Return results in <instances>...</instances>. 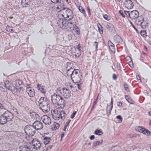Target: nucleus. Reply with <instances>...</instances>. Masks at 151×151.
Returning a JSON list of instances; mask_svg holds the SVG:
<instances>
[{"label":"nucleus","instance_id":"1","mask_svg":"<svg viewBox=\"0 0 151 151\" xmlns=\"http://www.w3.org/2000/svg\"><path fill=\"white\" fill-rule=\"evenodd\" d=\"M41 146L40 142L36 139H34L31 143L27 144L26 146L20 147L21 151H37V149Z\"/></svg>","mask_w":151,"mask_h":151},{"label":"nucleus","instance_id":"2","mask_svg":"<svg viewBox=\"0 0 151 151\" xmlns=\"http://www.w3.org/2000/svg\"><path fill=\"white\" fill-rule=\"evenodd\" d=\"M51 100L54 104L60 106L61 108H63L65 105V100L59 95L55 94L51 96Z\"/></svg>","mask_w":151,"mask_h":151},{"label":"nucleus","instance_id":"3","mask_svg":"<svg viewBox=\"0 0 151 151\" xmlns=\"http://www.w3.org/2000/svg\"><path fill=\"white\" fill-rule=\"evenodd\" d=\"M71 78L72 81L76 83L80 82L81 80L82 75L78 70L70 71Z\"/></svg>","mask_w":151,"mask_h":151},{"label":"nucleus","instance_id":"4","mask_svg":"<svg viewBox=\"0 0 151 151\" xmlns=\"http://www.w3.org/2000/svg\"><path fill=\"white\" fill-rule=\"evenodd\" d=\"M72 22L69 20H66L65 19L60 18L58 21L57 24L59 27L62 29H65L68 30V28L70 27Z\"/></svg>","mask_w":151,"mask_h":151},{"label":"nucleus","instance_id":"5","mask_svg":"<svg viewBox=\"0 0 151 151\" xmlns=\"http://www.w3.org/2000/svg\"><path fill=\"white\" fill-rule=\"evenodd\" d=\"M53 118L55 120H58L60 119H64L66 114L63 111H58L57 109H55L51 111Z\"/></svg>","mask_w":151,"mask_h":151},{"label":"nucleus","instance_id":"6","mask_svg":"<svg viewBox=\"0 0 151 151\" xmlns=\"http://www.w3.org/2000/svg\"><path fill=\"white\" fill-rule=\"evenodd\" d=\"M136 130L145 135L149 136L151 135V132L142 126H137L136 128Z\"/></svg>","mask_w":151,"mask_h":151},{"label":"nucleus","instance_id":"7","mask_svg":"<svg viewBox=\"0 0 151 151\" xmlns=\"http://www.w3.org/2000/svg\"><path fill=\"white\" fill-rule=\"evenodd\" d=\"M24 131L26 134L29 137L32 136L35 133L32 127L30 125L26 126L24 128Z\"/></svg>","mask_w":151,"mask_h":151},{"label":"nucleus","instance_id":"8","mask_svg":"<svg viewBox=\"0 0 151 151\" xmlns=\"http://www.w3.org/2000/svg\"><path fill=\"white\" fill-rule=\"evenodd\" d=\"M60 93L65 98L68 99L71 96V92L68 89L63 88L60 90Z\"/></svg>","mask_w":151,"mask_h":151},{"label":"nucleus","instance_id":"9","mask_svg":"<svg viewBox=\"0 0 151 151\" xmlns=\"http://www.w3.org/2000/svg\"><path fill=\"white\" fill-rule=\"evenodd\" d=\"M70 27L68 28V31L73 32L74 31V33L77 35H79L80 34V30L78 27L75 24H74L72 22L71 24H70Z\"/></svg>","mask_w":151,"mask_h":151},{"label":"nucleus","instance_id":"10","mask_svg":"<svg viewBox=\"0 0 151 151\" xmlns=\"http://www.w3.org/2000/svg\"><path fill=\"white\" fill-rule=\"evenodd\" d=\"M80 46L78 45L77 47L76 48L75 47H73L71 50L72 54L75 55L76 57H79L81 55V50L80 49Z\"/></svg>","mask_w":151,"mask_h":151},{"label":"nucleus","instance_id":"11","mask_svg":"<svg viewBox=\"0 0 151 151\" xmlns=\"http://www.w3.org/2000/svg\"><path fill=\"white\" fill-rule=\"evenodd\" d=\"M4 83L5 87L13 93V92L14 91V85L11 82L8 81H5Z\"/></svg>","mask_w":151,"mask_h":151},{"label":"nucleus","instance_id":"12","mask_svg":"<svg viewBox=\"0 0 151 151\" xmlns=\"http://www.w3.org/2000/svg\"><path fill=\"white\" fill-rule=\"evenodd\" d=\"M41 119L43 122L46 125H48L51 123V120L50 117L47 115L43 116Z\"/></svg>","mask_w":151,"mask_h":151},{"label":"nucleus","instance_id":"13","mask_svg":"<svg viewBox=\"0 0 151 151\" xmlns=\"http://www.w3.org/2000/svg\"><path fill=\"white\" fill-rule=\"evenodd\" d=\"M3 114L8 121H12L14 118L12 114L8 111H5Z\"/></svg>","mask_w":151,"mask_h":151},{"label":"nucleus","instance_id":"14","mask_svg":"<svg viewBox=\"0 0 151 151\" xmlns=\"http://www.w3.org/2000/svg\"><path fill=\"white\" fill-rule=\"evenodd\" d=\"M22 84V82L21 81L17 80L15 81L14 83V91L16 89L17 92H20L22 89V88L20 87V86Z\"/></svg>","mask_w":151,"mask_h":151},{"label":"nucleus","instance_id":"15","mask_svg":"<svg viewBox=\"0 0 151 151\" xmlns=\"http://www.w3.org/2000/svg\"><path fill=\"white\" fill-rule=\"evenodd\" d=\"M33 127L36 129L39 130L42 129L43 127L42 124L40 122L36 121L33 124Z\"/></svg>","mask_w":151,"mask_h":151},{"label":"nucleus","instance_id":"16","mask_svg":"<svg viewBox=\"0 0 151 151\" xmlns=\"http://www.w3.org/2000/svg\"><path fill=\"white\" fill-rule=\"evenodd\" d=\"M39 104L40 107L43 106L44 105H46L47 104H48L49 103V102L48 100H47V99L45 98L41 97L39 99Z\"/></svg>","mask_w":151,"mask_h":151},{"label":"nucleus","instance_id":"17","mask_svg":"<svg viewBox=\"0 0 151 151\" xmlns=\"http://www.w3.org/2000/svg\"><path fill=\"white\" fill-rule=\"evenodd\" d=\"M26 92L30 97H32L35 95V90L32 87H27L26 88Z\"/></svg>","mask_w":151,"mask_h":151},{"label":"nucleus","instance_id":"18","mask_svg":"<svg viewBox=\"0 0 151 151\" xmlns=\"http://www.w3.org/2000/svg\"><path fill=\"white\" fill-rule=\"evenodd\" d=\"M67 9H64L61 10L59 12L58 16L59 18H62L63 19H67Z\"/></svg>","mask_w":151,"mask_h":151},{"label":"nucleus","instance_id":"19","mask_svg":"<svg viewBox=\"0 0 151 151\" xmlns=\"http://www.w3.org/2000/svg\"><path fill=\"white\" fill-rule=\"evenodd\" d=\"M124 4L125 7L128 9H131L133 6V3L130 0H126Z\"/></svg>","mask_w":151,"mask_h":151},{"label":"nucleus","instance_id":"20","mask_svg":"<svg viewBox=\"0 0 151 151\" xmlns=\"http://www.w3.org/2000/svg\"><path fill=\"white\" fill-rule=\"evenodd\" d=\"M139 16V13L136 10L132 11L129 14V17L132 19L137 18Z\"/></svg>","mask_w":151,"mask_h":151},{"label":"nucleus","instance_id":"21","mask_svg":"<svg viewBox=\"0 0 151 151\" xmlns=\"http://www.w3.org/2000/svg\"><path fill=\"white\" fill-rule=\"evenodd\" d=\"M67 15L66 18L68 20L71 19L73 17V14L72 11L70 9H67Z\"/></svg>","mask_w":151,"mask_h":151},{"label":"nucleus","instance_id":"22","mask_svg":"<svg viewBox=\"0 0 151 151\" xmlns=\"http://www.w3.org/2000/svg\"><path fill=\"white\" fill-rule=\"evenodd\" d=\"M37 87L38 90L43 93H45L46 89L45 86L42 84H37Z\"/></svg>","mask_w":151,"mask_h":151},{"label":"nucleus","instance_id":"23","mask_svg":"<svg viewBox=\"0 0 151 151\" xmlns=\"http://www.w3.org/2000/svg\"><path fill=\"white\" fill-rule=\"evenodd\" d=\"M42 110L44 112H47L50 110V108L49 104L48 103L46 105H44L40 107Z\"/></svg>","mask_w":151,"mask_h":151},{"label":"nucleus","instance_id":"24","mask_svg":"<svg viewBox=\"0 0 151 151\" xmlns=\"http://www.w3.org/2000/svg\"><path fill=\"white\" fill-rule=\"evenodd\" d=\"M113 99L112 98H111V105H107L106 108V111L110 114L111 111L113 107Z\"/></svg>","mask_w":151,"mask_h":151},{"label":"nucleus","instance_id":"25","mask_svg":"<svg viewBox=\"0 0 151 151\" xmlns=\"http://www.w3.org/2000/svg\"><path fill=\"white\" fill-rule=\"evenodd\" d=\"M7 120L4 116L3 114L0 116V123L2 124H4L6 123Z\"/></svg>","mask_w":151,"mask_h":151},{"label":"nucleus","instance_id":"26","mask_svg":"<svg viewBox=\"0 0 151 151\" xmlns=\"http://www.w3.org/2000/svg\"><path fill=\"white\" fill-rule=\"evenodd\" d=\"M143 18L142 17H139L135 21L137 24L139 26H142V24L143 22Z\"/></svg>","mask_w":151,"mask_h":151},{"label":"nucleus","instance_id":"27","mask_svg":"<svg viewBox=\"0 0 151 151\" xmlns=\"http://www.w3.org/2000/svg\"><path fill=\"white\" fill-rule=\"evenodd\" d=\"M60 126L59 123L54 122L51 126V129L53 130H56L59 128Z\"/></svg>","mask_w":151,"mask_h":151},{"label":"nucleus","instance_id":"28","mask_svg":"<svg viewBox=\"0 0 151 151\" xmlns=\"http://www.w3.org/2000/svg\"><path fill=\"white\" fill-rule=\"evenodd\" d=\"M108 45L110 50L113 52H114V46L113 43L110 41H108Z\"/></svg>","mask_w":151,"mask_h":151},{"label":"nucleus","instance_id":"29","mask_svg":"<svg viewBox=\"0 0 151 151\" xmlns=\"http://www.w3.org/2000/svg\"><path fill=\"white\" fill-rule=\"evenodd\" d=\"M103 140H101L100 141H94L93 143L92 146L93 147H96L98 145H102L103 143Z\"/></svg>","mask_w":151,"mask_h":151},{"label":"nucleus","instance_id":"30","mask_svg":"<svg viewBox=\"0 0 151 151\" xmlns=\"http://www.w3.org/2000/svg\"><path fill=\"white\" fill-rule=\"evenodd\" d=\"M114 40L116 43H120L122 40L121 37L119 36H115L114 37Z\"/></svg>","mask_w":151,"mask_h":151},{"label":"nucleus","instance_id":"31","mask_svg":"<svg viewBox=\"0 0 151 151\" xmlns=\"http://www.w3.org/2000/svg\"><path fill=\"white\" fill-rule=\"evenodd\" d=\"M97 26L98 28L99 32L100 34H102L103 33V29L102 26L99 23L97 24Z\"/></svg>","mask_w":151,"mask_h":151},{"label":"nucleus","instance_id":"32","mask_svg":"<svg viewBox=\"0 0 151 151\" xmlns=\"http://www.w3.org/2000/svg\"><path fill=\"white\" fill-rule=\"evenodd\" d=\"M50 139L49 137H45L43 140V142L45 145L48 144L50 142Z\"/></svg>","mask_w":151,"mask_h":151},{"label":"nucleus","instance_id":"33","mask_svg":"<svg viewBox=\"0 0 151 151\" xmlns=\"http://www.w3.org/2000/svg\"><path fill=\"white\" fill-rule=\"evenodd\" d=\"M127 58H128V60H129V61L128 62V65H129V66L132 68L133 67V62L132 61V60L131 58L129 57L128 56L127 57Z\"/></svg>","mask_w":151,"mask_h":151},{"label":"nucleus","instance_id":"34","mask_svg":"<svg viewBox=\"0 0 151 151\" xmlns=\"http://www.w3.org/2000/svg\"><path fill=\"white\" fill-rule=\"evenodd\" d=\"M94 133L95 134L99 136L103 134L102 132L99 129L96 130L94 132Z\"/></svg>","mask_w":151,"mask_h":151},{"label":"nucleus","instance_id":"35","mask_svg":"<svg viewBox=\"0 0 151 151\" xmlns=\"http://www.w3.org/2000/svg\"><path fill=\"white\" fill-rule=\"evenodd\" d=\"M32 116H33V118L35 119H39V116L37 114L35 113H33L32 114Z\"/></svg>","mask_w":151,"mask_h":151},{"label":"nucleus","instance_id":"36","mask_svg":"<svg viewBox=\"0 0 151 151\" xmlns=\"http://www.w3.org/2000/svg\"><path fill=\"white\" fill-rule=\"evenodd\" d=\"M12 27H10L8 26H7L6 27V31L9 32H12L13 29H12Z\"/></svg>","mask_w":151,"mask_h":151},{"label":"nucleus","instance_id":"37","mask_svg":"<svg viewBox=\"0 0 151 151\" xmlns=\"http://www.w3.org/2000/svg\"><path fill=\"white\" fill-rule=\"evenodd\" d=\"M30 0H22V4L28 5L29 3H30Z\"/></svg>","mask_w":151,"mask_h":151},{"label":"nucleus","instance_id":"38","mask_svg":"<svg viewBox=\"0 0 151 151\" xmlns=\"http://www.w3.org/2000/svg\"><path fill=\"white\" fill-rule=\"evenodd\" d=\"M103 17L105 20L107 21H109L111 19V18L110 17L108 16L107 14L104 15H103Z\"/></svg>","mask_w":151,"mask_h":151},{"label":"nucleus","instance_id":"39","mask_svg":"<svg viewBox=\"0 0 151 151\" xmlns=\"http://www.w3.org/2000/svg\"><path fill=\"white\" fill-rule=\"evenodd\" d=\"M78 9L83 14H85V10L81 6H79L78 7Z\"/></svg>","mask_w":151,"mask_h":151},{"label":"nucleus","instance_id":"40","mask_svg":"<svg viewBox=\"0 0 151 151\" xmlns=\"http://www.w3.org/2000/svg\"><path fill=\"white\" fill-rule=\"evenodd\" d=\"M116 118L119 119L118 122L121 123L122 121V118L120 115H119L116 116Z\"/></svg>","mask_w":151,"mask_h":151},{"label":"nucleus","instance_id":"41","mask_svg":"<svg viewBox=\"0 0 151 151\" xmlns=\"http://www.w3.org/2000/svg\"><path fill=\"white\" fill-rule=\"evenodd\" d=\"M116 66L118 69L119 70H120L121 69V67L122 66V65L120 63H117Z\"/></svg>","mask_w":151,"mask_h":151},{"label":"nucleus","instance_id":"42","mask_svg":"<svg viewBox=\"0 0 151 151\" xmlns=\"http://www.w3.org/2000/svg\"><path fill=\"white\" fill-rule=\"evenodd\" d=\"M60 2V5L59 6H58L57 8L58 9H60V8H62V7H63L64 6L63 3L62 1L61 2Z\"/></svg>","mask_w":151,"mask_h":151},{"label":"nucleus","instance_id":"43","mask_svg":"<svg viewBox=\"0 0 151 151\" xmlns=\"http://www.w3.org/2000/svg\"><path fill=\"white\" fill-rule=\"evenodd\" d=\"M76 113L77 112L76 111H74L71 115L70 118L72 119H73L76 115Z\"/></svg>","mask_w":151,"mask_h":151},{"label":"nucleus","instance_id":"44","mask_svg":"<svg viewBox=\"0 0 151 151\" xmlns=\"http://www.w3.org/2000/svg\"><path fill=\"white\" fill-rule=\"evenodd\" d=\"M51 1L54 3H58L61 1V0H51Z\"/></svg>","mask_w":151,"mask_h":151},{"label":"nucleus","instance_id":"45","mask_svg":"<svg viewBox=\"0 0 151 151\" xmlns=\"http://www.w3.org/2000/svg\"><path fill=\"white\" fill-rule=\"evenodd\" d=\"M124 86L126 91H129V89L127 85L124 84Z\"/></svg>","mask_w":151,"mask_h":151},{"label":"nucleus","instance_id":"46","mask_svg":"<svg viewBox=\"0 0 151 151\" xmlns=\"http://www.w3.org/2000/svg\"><path fill=\"white\" fill-rule=\"evenodd\" d=\"M71 70H73V69L72 68L70 69L69 70H68L67 72V74L68 76H70L71 77V74H70V71Z\"/></svg>","mask_w":151,"mask_h":151},{"label":"nucleus","instance_id":"47","mask_svg":"<svg viewBox=\"0 0 151 151\" xmlns=\"http://www.w3.org/2000/svg\"><path fill=\"white\" fill-rule=\"evenodd\" d=\"M136 79H137L138 80V81H139V82H141V79H140V76L139 75H137L136 76Z\"/></svg>","mask_w":151,"mask_h":151},{"label":"nucleus","instance_id":"48","mask_svg":"<svg viewBox=\"0 0 151 151\" xmlns=\"http://www.w3.org/2000/svg\"><path fill=\"white\" fill-rule=\"evenodd\" d=\"M71 120L70 119H68L66 122V124L65 125V126H68Z\"/></svg>","mask_w":151,"mask_h":151},{"label":"nucleus","instance_id":"49","mask_svg":"<svg viewBox=\"0 0 151 151\" xmlns=\"http://www.w3.org/2000/svg\"><path fill=\"white\" fill-rule=\"evenodd\" d=\"M140 34L141 35L144 36L146 34V32L144 31H141Z\"/></svg>","mask_w":151,"mask_h":151},{"label":"nucleus","instance_id":"50","mask_svg":"<svg viewBox=\"0 0 151 151\" xmlns=\"http://www.w3.org/2000/svg\"><path fill=\"white\" fill-rule=\"evenodd\" d=\"M124 12L125 14L126 15H128L129 16V14H130V13H129V11H124Z\"/></svg>","mask_w":151,"mask_h":151},{"label":"nucleus","instance_id":"51","mask_svg":"<svg viewBox=\"0 0 151 151\" xmlns=\"http://www.w3.org/2000/svg\"><path fill=\"white\" fill-rule=\"evenodd\" d=\"M122 104L121 102H119L117 103V105L119 107H120L122 106Z\"/></svg>","mask_w":151,"mask_h":151},{"label":"nucleus","instance_id":"52","mask_svg":"<svg viewBox=\"0 0 151 151\" xmlns=\"http://www.w3.org/2000/svg\"><path fill=\"white\" fill-rule=\"evenodd\" d=\"M119 13L122 16V17H125V16L124 15L122 11L121 10L119 11Z\"/></svg>","mask_w":151,"mask_h":151},{"label":"nucleus","instance_id":"53","mask_svg":"<svg viewBox=\"0 0 151 151\" xmlns=\"http://www.w3.org/2000/svg\"><path fill=\"white\" fill-rule=\"evenodd\" d=\"M95 138V136L93 135H92L90 137V140H93Z\"/></svg>","mask_w":151,"mask_h":151},{"label":"nucleus","instance_id":"54","mask_svg":"<svg viewBox=\"0 0 151 151\" xmlns=\"http://www.w3.org/2000/svg\"><path fill=\"white\" fill-rule=\"evenodd\" d=\"M113 78L114 80H116L117 78V77L115 74H114L113 75Z\"/></svg>","mask_w":151,"mask_h":151},{"label":"nucleus","instance_id":"55","mask_svg":"<svg viewBox=\"0 0 151 151\" xmlns=\"http://www.w3.org/2000/svg\"><path fill=\"white\" fill-rule=\"evenodd\" d=\"M94 43L96 44L95 47H96V49H97V48L98 47V42H94Z\"/></svg>","mask_w":151,"mask_h":151},{"label":"nucleus","instance_id":"56","mask_svg":"<svg viewBox=\"0 0 151 151\" xmlns=\"http://www.w3.org/2000/svg\"><path fill=\"white\" fill-rule=\"evenodd\" d=\"M148 42L149 44L151 45V38H149Z\"/></svg>","mask_w":151,"mask_h":151},{"label":"nucleus","instance_id":"57","mask_svg":"<svg viewBox=\"0 0 151 151\" xmlns=\"http://www.w3.org/2000/svg\"><path fill=\"white\" fill-rule=\"evenodd\" d=\"M68 126H65V125L64 126V128L63 129V130L65 131H66V128H67V127Z\"/></svg>","mask_w":151,"mask_h":151},{"label":"nucleus","instance_id":"58","mask_svg":"<svg viewBox=\"0 0 151 151\" xmlns=\"http://www.w3.org/2000/svg\"><path fill=\"white\" fill-rule=\"evenodd\" d=\"M144 93L145 94H147V95L148 93V92H147V91L146 90H145L144 91Z\"/></svg>","mask_w":151,"mask_h":151},{"label":"nucleus","instance_id":"59","mask_svg":"<svg viewBox=\"0 0 151 151\" xmlns=\"http://www.w3.org/2000/svg\"><path fill=\"white\" fill-rule=\"evenodd\" d=\"M64 134H62L61 135V140L62 139V138L64 137Z\"/></svg>","mask_w":151,"mask_h":151},{"label":"nucleus","instance_id":"60","mask_svg":"<svg viewBox=\"0 0 151 151\" xmlns=\"http://www.w3.org/2000/svg\"><path fill=\"white\" fill-rule=\"evenodd\" d=\"M149 116H151V111H150L148 112Z\"/></svg>","mask_w":151,"mask_h":151},{"label":"nucleus","instance_id":"61","mask_svg":"<svg viewBox=\"0 0 151 151\" xmlns=\"http://www.w3.org/2000/svg\"><path fill=\"white\" fill-rule=\"evenodd\" d=\"M79 89H80V86L79 84H77V85Z\"/></svg>","mask_w":151,"mask_h":151},{"label":"nucleus","instance_id":"62","mask_svg":"<svg viewBox=\"0 0 151 151\" xmlns=\"http://www.w3.org/2000/svg\"><path fill=\"white\" fill-rule=\"evenodd\" d=\"M149 125L150 126H151V120H149Z\"/></svg>","mask_w":151,"mask_h":151},{"label":"nucleus","instance_id":"63","mask_svg":"<svg viewBox=\"0 0 151 151\" xmlns=\"http://www.w3.org/2000/svg\"><path fill=\"white\" fill-rule=\"evenodd\" d=\"M144 48H145V49L146 50H147V47H146V46H144Z\"/></svg>","mask_w":151,"mask_h":151},{"label":"nucleus","instance_id":"64","mask_svg":"<svg viewBox=\"0 0 151 151\" xmlns=\"http://www.w3.org/2000/svg\"><path fill=\"white\" fill-rule=\"evenodd\" d=\"M1 107H2V106H1V104H0V109L1 108Z\"/></svg>","mask_w":151,"mask_h":151}]
</instances>
